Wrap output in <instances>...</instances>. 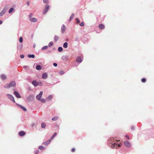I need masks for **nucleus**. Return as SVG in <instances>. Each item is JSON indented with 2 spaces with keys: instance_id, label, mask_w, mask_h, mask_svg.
I'll use <instances>...</instances> for the list:
<instances>
[{
  "instance_id": "nucleus-16",
  "label": "nucleus",
  "mask_w": 154,
  "mask_h": 154,
  "mask_svg": "<svg viewBox=\"0 0 154 154\" xmlns=\"http://www.w3.org/2000/svg\"><path fill=\"white\" fill-rule=\"evenodd\" d=\"M30 21L32 22H35L37 21V20L35 18H33L30 19Z\"/></svg>"
},
{
  "instance_id": "nucleus-20",
  "label": "nucleus",
  "mask_w": 154,
  "mask_h": 154,
  "mask_svg": "<svg viewBox=\"0 0 154 154\" xmlns=\"http://www.w3.org/2000/svg\"><path fill=\"white\" fill-rule=\"evenodd\" d=\"M59 118V117L58 116L54 117L52 118V120L53 121H55L57 120Z\"/></svg>"
},
{
  "instance_id": "nucleus-47",
  "label": "nucleus",
  "mask_w": 154,
  "mask_h": 154,
  "mask_svg": "<svg viewBox=\"0 0 154 154\" xmlns=\"http://www.w3.org/2000/svg\"><path fill=\"white\" fill-rule=\"evenodd\" d=\"M128 139H129V136L128 135H126L125 136Z\"/></svg>"
},
{
  "instance_id": "nucleus-37",
  "label": "nucleus",
  "mask_w": 154,
  "mask_h": 154,
  "mask_svg": "<svg viewBox=\"0 0 154 154\" xmlns=\"http://www.w3.org/2000/svg\"><path fill=\"white\" fill-rule=\"evenodd\" d=\"M39 152V150L38 149H37L34 151V153L35 154H38Z\"/></svg>"
},
{
  "instance_id": "nucleus-15",
  "label": "nucleus",
  "mask_w": 154,
  "mask_h": 154,
  "mask_svg": "<svg viewBox=\"0 0 154 154\" xmlns=\"http://www.w3.org/2000/svg\"><path fill=\"white\" fill-rule=\"evenodd\" d=\"M6 9H4L2 12L0 13V16H2L4 14H5V13L6 11Z\"/></svg>"
},
{
  "instance_id": "nucleus-40",
  "label": "nucleus",
  "mask_w": 154,
  "mask_h": 154,
  "mask_svg": "<svg viewBox=\"0 0 154 154\" xmlns=\"http://www.w3.org/2000/svg\"><path fill=\"white\" fill-rule=\"evenodd\" d=\"M33 16V14L32 13H31L29 15V18L30 19V18H31V17L32 16Z\"/></svg>"
},
{
  "instance_id": "nucleus-17",
  "label": "nucleus",
  "mask_w": 154,
  "mask_h": 154,
  "mask_svg": "<svg viewBox=\"0 0 154 154\" xmlns=\"http://www.w3.org/2000/svg\"><path fill=\"white\" fill-rule=\"evenodd\" d=\"M99 27L101 29H103L105 28V26L103 24H100L99 25Z\"/></svg>"
},
{
  "instance_id": "nucleus-49",
  "label": "nucleus",
  "mask_w": 154,
  "mask_h": 154,
  "mask_svg": "<svg viewBox=\"0 0 154 154\" xmlns=\"http://www.w3.org/2000/svg\"><path fill=\"white\" fill-rule=\"evenodd\" d=\"M36 69L38 70H41V69L42 68H36Z\"/></svg>"
},
{
  "instance_id": "nucleus-12",
  "label": "nucleus",
  "mask_w": 154,
  "mask_h": 154,
  "mask_svg": "<svg viewBox=\"0 0 154 154\" xmlns=\"http://www.w3.org/2000/svg\"><path fill=\"white\" fill-rule=\"evenodd\" d=\"M66 29L65 26L64 25H63L61 27V31L63 33Z\"/></svg>"
},
{
  "instance_id": "nucleus-1",
  "label": "nucleus",
  "mask_w": 154,
  "mask_h": 154,
  "mask_svg": "<svg viewBox=\"0 0 154 154\" xmlns=\"http://www.w3.org/2000/svg\"><path fill=\"white\" fill-rule=\"evenodd\" d=\"M114 139L113 138H111L109 140V142L111 144V147L112 148H117L118 147H120L121 146L120 144H117V143H113Z\"/></svg>"
},
{
  "instance_id": "nucleus-34",
  "label": "nucleus",
  "mask_w": 154,
  "mask_h": 154,
  "mask_svg": "<svg viewBox=\"0 0 154 154\" xmlns=\"http://www.w3.org/2000/svg\"><path fill=\"white\" fill-rule=\"evenodd\" d=\"M13 8H11L9 11V13H11L13 11Z\"/></svg>"
},
{
  "instance_id": "nucleus-32",
  "label": "nucleus",
  "mask_w": 154,
  "mask_h": 154,
  "mask_svg": "<svg viewBox=\"0 0 154 154\" xmlns=\"http://www.w3.org/2000/svg\"><path fill=\"white\" fill-rule=\"evenodd\" d=\"M53 44V42H51L48 44V46L50 47Z\"/></svg>"
},
{
  "instance_id": "nucleus-36",
  "label": "nucleus",
  "mask_w": 154,
  "mask_h": 154,
  "mask_svg": "<svg viewBox=\"0 0 154 154\" xmlns=\"http://www.w3.org/2000/svg\"><path fill=\"white\" fill-rule=\"evenodd\" d=\"M38 83L39 84L38 85H40V86H42V82L41 81H39L38 82Z\"/></svg>"
},
{
  "instance_id": "nucleus-4",
  "label": "nucleus",
  "mask_w": 154,
  "mask_h": 154,
  "mask_svg": "<svg viewBox=\"0 0 154 154\" xmlns=\"http://www.w3.org/2000/svg\"><path fill=\"white\" fill-rule=\"evenodd\" d=\"M43 93L42 91H41L40 93L36 96V98L38 100H40L43 94Z\"/></svg>"
},
{
  "instance_id": "nucleus-50",
  "label": "nucleus",
  "mask_w": 154,
  "mask_h": 154,
  "mask_svg": "<svg viewBox=\"0 0 154 154\" xmlns=\"http://www.w3.org/2000/svg\"><path fill=\"white\" fill-rule=\"evenodd\" d=\"M27 5H29V2H27Z\"/></svg>"
},
{
  "instance_id": "nucleus-48",
  "label": "nucleus",
  "mask_w": 154,
  "mask_h": 154,
  "mask_svg": "<svg viewBox=\"0 0 154 154\" xmlns=\"http://www.w3.org/2000/svg\"><path fill=\"white\" fill-rule=\"evenodd\" d=\"M35 67H41V66L39 65H37Z\"/></svg>"
},
{
  "instance_id": "nucleus-31",
  "label": "nucleus",
  "mask_w": 154,
  "mask_h": 154,
  "mask_svg": "<svg viewBox=\"0 0 154 154\" xmlns=\"http://www.w3.org/2000/svg\"><path fill=\"white\" fill-rule=\"evenodd\" d=\"M38 148H39V149L40 150H42V149H45V148L43 146H40Z\"/></svg>"
},
{
  "instance_id": "nucleus-26",
  "label": "nucleus",
  "mask_w": 154,
  "mask_h": 154,
  "mask_svg": "<svg viewBox=\"0 0 154 154\" xmlns=\"http://www.w3.org/2000/svg\"><path fill=\"white\" fill-rule=\"evenodd\" d=\"M40 100V101L43 103H45L46 101V100L44 99H41Z\"/></svg>"
},
{
  "instance_id": "nucleus-38",
  "label": "nucleus",
  "mask_w": 154,
  "mask_h": 154,
  "mask_svg": "<svg viewBox=\"0 0 154 154\" xmlns=\"http://www.w3.org/2000/svg\"><path fill=\"white\" fill-rule=\"evenodd\" d=\"M65 73V72L63 71H60V73L61 75H63Z\"/></svg>"
},
{
  "instance_id": "nucleus-6",
  "label": "nucleus",
  "mask_w": 154,
  "mask_h": 154,
  "mask_svg": "<svg viewBox=\"0 0 154 154\" xmlns=\"http://www.w3.org/2000/svg\"><path fill=\"white\" fill-rule=\"evenodd\" d=\"M50 8V6L49 5H47L46 6V7L45 8L44 10L43 14H46L49 10Z\"/></svg>"
},
{
  "instance_id": "nucleus-27",
  "label": "nucleus",
  "mask_w": 154,
  "mask_h": 154,
  "mask_svg": "<svg viewBox=\"0 0 154 154\" xmlns=\"http://www.w3.org/2000/svg\"><path fill=\"white\" fill-rule=\"evenodd\" d=\"M58 38H59L57 36L55 35L54 36V39L55 41H57L58 40Z\"/></svg>"
},
{
  "instance_id": "nucleus-33",
  "label": "nucleus",
  "mask_w": 154,
  "mask_h": 154,
  "mask_svg": "<svg viewBox=\"0 0 154 154\" xmlns=\"http://www.w3.org/2000/svg\"><path fill=\"white\" fill-rule=\"evenodd\" d=\"M146 79L145 78H143L141 79V81L143 82H145L146 81Z\"/></svg>"
},
{
  "instance_id": "nucleus-18",
  "label": "nucleus",
  "mask_w": 154,
  "mask_h": 154,
  "mask_svg": "<svg viewBox=\"0 0 154 154\" xmlns=\"http://www.w3.org/2000/svg\"><path fill=\"white\" fill-rule=\"evenodd\" d=\"M17 105L19 106L20 108H21V109H22L24 111H27L26 109V108H24V107H23V106H22L20 105H19V104H18Z\"/></svg>"
},
{
  "instance_id": "nucleus-45",
  "label": "nucleus",
  "mask_w": 154,
  "mask_h": 154,
  "mask_svg": "<svg viewBox=\"0 0 154 154\" xmlns=\"http://www.w3.org/2000/svg\"><path fill=\"white\" fill-rule=\"evenodd\" d=\"M75 149L74 148H73L71 150V151L72 152H75Z\"/></svg>"
},
{
  "instance_id": "nucleus-29",
  "label": "nucleus",
  "mask_w": 154,
  "mask_h": 154,
  "mask_svg": "<svg viewBox=\"0 0 154 154\" xmlns=\"http://www.w3.org/2000/svg\"><path fill=\"white\" fill-rule=\"evenodd\" d=\"M74 14H72V15L71 16H70V17L69 20H72L73 19V18L74 17Z\"/></svg>"
},
{
  "instance_id": "nucleus-35",
  "label": "nucleus",
  "mask_w": 154,
  "mask_h": 154,
  "mask_svg": "<svg viewBox=\"0 0 154 154\" xmlns=\"http://www.w3.org/2000/svg\"><path fill=\"white\" fill-rule=\"evenodd\" d=\"M23 38L22 37H20V38H19V42H20L22 43L23 42Z\"/></svg>"
},
{
  "instance_id": "nucleus-24",
  "label": "nucleus",
  "mask_w": 154,
  "mask_h": 154,
  "mask_svg": "<svg viewBox=\"0 0 154 154\" xmlns=\"http://www.w3.org/2000/svg\"><path fill=\"white\" fill-rule=\"evenodd\" d=\"M28 57L29 58H34L35 57V55L33 54H29L28 55Z\"/></svg>"
},
{
  "instance_id": "nucleus-42",
  "label": "nucleus",
  "mask_w": 154,
  "mask_h": 154,
  "mask_svg": "<svg viewBox=\"0 0 154 154\" xmlns=\"http://www.w3.org/2000/svg\"><path fill=\"white\" fill-rule=\"evenodd\" d=\"M43 2L45 3H47L48 2V0H43Z\"/></svg>"
},
{
  "instance_id": "nucleus-7",
  "label": "nucleus",
  "mask_w": 154,
  "mask_h": 154,
  "mask_svg": "<svg viewBox=\"0 0 154 154\" xmlns=\"http://www.w3.org/2000/svg\"><path fill=\"white\" fill-rule=\"evenodd\" d=\"M124 143L125 146L127 147H130L131 146L130 143L128 141H125Z\"/></svg>"
},
{
  "instance_id": "nucleus-52",
  "label": "nucleus",
  "mask_w": 154,
  "mask_h": 154,
  "mask_svg": "<svg viewBox=\"0 0 154 154\" xmlns=\"http://www.w3.org/2000/svg\"><path fill=\"white\" fill-rule=\"evenodd\" d=\"M35 45H33V47H34V48H35Z\"/></svg>"
},
{
  "instance_id": "nucleus-25",
  "label": "nucleus",
  "mask_w": 154,
  "mask_h": 154,
  "mask_svg": "<svg viewBox=\"0 0 154 154\" xmlns=\"http://www.w3.org/2000/svg\"><path fill=\"white\" fill-rule=\"evenodd\" d=\"M57 135V133L56 132L54 133V135L53 136L51 137V139L52 140L53 139V138L55 137Z\"/></svg>"
},
{
  "instance_id": "nucleus-41",
  "label": "nucleus",
  "mask_w": 154,
  "mask_h": 154,
  "mask_svg": "<svg viewBox=\"0 0 154 154\" xmlns=\"http://www.w3.org/2000/svg\"><path fill=\"white\" fill-rule=\"evenodd\" d=\"M76 21H77V22L78 23H79V22H80V21L78 19V18H76Z\"/></svg>"
},
{
  "instance_id": "nucleus-28",
  "label": "nucleus",
  "mask_w": 154,
  "mask_h": 154,
  "mask_svg": "<svg viewBox=\"0 0 154 154\" xmlns=\"http://www.w3.org/2000/svg\"><path fill=\"white\" fill-rule=\"evenodd\" d=\"M48 46L47 45L44 46L42 48V49L44 50L47 49L48 48Z\"/></svg>"
},
{
  "instance_id": "nucleus-9",
  "label": "nucleus",
  "mask_w": 154,
  "mask_h": 154,
  "mask_svg": "<svg viewBox=\"0 0 154 154\" xmlns=\"http://www.w3.org/2000/svg\"><path fill=\"white\" fill-rule=\"evenodd\" d=\"M14 95L17 98H20L21 97L20 96L19 94L18 93L17 91L14 92Z\"/></svg>"
},
{
  "instance_id": "nucleus-22",
  "label": "nucleus",
  "mask_w": 154,
  "mask_h": 154,
  "mask_svg": "<svg viewBox=\"0 0 154 154\" xmlns=\"http://www.w3.org/2000/svg\"><path fill=\"white\" fill-rule=\"evenodd\" d=\"M52 98V96L51 95H50L48 96V97L46 98V99L48 100H51Z\"/></svg>"
},
{
  "instance_id": "nucleus-14",
  "label": "nucleus",
  "mask_w": 154,
  "mask_h": 154,
  "mask_svg": "<svg viewBox=\"0 0 154 154\" xmlns=\"http://www.w3.org/2000/svg\"><path fill=\"white\" fill-rule=\"evenodd\" d=\"M1 78L2 80H4L6 79L7 76L5 75L2 74L1 75Z\"/></svg>"
},
{
  "instance_id": "nucleus-30",
  "label": "nucleus",
  "mask_w": 154,
  "mask_h": 154,
  "mask_svg": "<svg viewBox=\"0 0 154 154\" xmlns=\"http://www.w3.org/2000/svg\"><path fill=\"white\" fill-rule=\"evenodd\" d=\"M63 50V49L61 47H59L58 48V51L59 52L62 51Z\"/></svg>"
},
{
  "instance_id": "nucleus-23",
  "label": "nucleus",
  "mask_w": 154,
  "mask_h": 154,
  "mask_svg": "<svg viewBox=\"0 0 154 154\" xmlns=\"http://www.w3.org/2000/svg\"><path fill=\"white\" fill-rule=\"evenodd\" d=\"M68 43L66 42H65L63 44V47L65 48H67Z\"/></svg>"
},
{
  "instance_id": "nucleus-11",
  "label": "nucleus",
  "mask_w": 154,
  "mask_h": 154,
  "mask_svg": "<svg viewBox=\"0 0 154 154\" xmlns=\"http://www.w3.org/2000/svg\"><path fill=\"white\" fill-rule=\"evenodd\" d=\"M25 134V133L24 131H21L19 133V135L20 136L22 137Z\"/></svg>"
},
{
  "instance_id": "nucleus-51",
  "label": "nucleus",
  "mask_w": 154,
  "mask_h": 154,
  "mask_svg": "<svg viewBox=\"0 0 154 154\" xmlns=\"http://www.w3.org/2000/svg\"><path fill=\"white\" fill-rule=\"evenodd\" d=\"M2 21L0 20V24H2Z\"/></svg>"
},
{
  "instance_id": "nucleus-13",
  "label": "nucleus",
  "mask_w": 154,
  "mask_h": 154,
  "mask_svg": "<svg viewBox=\"0 0 154 154\" xmlns=\"http://www.w3.org/2000/svg\"><path fill=\"white\" fill-rule=\"evenodd\" d=\"M51 140H48L47 141L43 143V144L45 146H48L50 143Z\"/></svg>"
},
{
  "instance_id": "nucleus-2",
  "label": "nucleus",
  "mask_w": 154,
  "mask_h": 154,
  "mask_svg": "<svg viewBox=\"0 0 154 154\" xmlns=\"http://www.w3.org/2000/svg\"><path fill=\"white\" fill-rule=\"evenodd\" d=\"M16 82L14 81H12L9 83L5 85L4 87L6 88H9L12 87H15L16 86Z\"/></svg>"
},
{
  "instance_id": "nucleus-44",
  "label": "nucleus",
  "mask_w": 154,
  "mask_h": 154,
  "mask_svg": "<svg viewBox=\"0 0 154 154\" xmlns=\"http://www.w3.org/2000/svg\"><path fill=\"white\" fill-rule=\"evenodd\" d=\"M131 130H134V126H132L131 127Z\"/></svg>"
},
{
  "instance_id": "nucleus-10",
  "label": "nucleus",
  "mask_w": 154,
  "mask_h": 154,
  "mask_svg": "<svg viewBox=\"0 0 154 154\" xmlns=\"http://www.w3.org/2000/svg\"><path fill=\"white\" fill-rule=\"evenodd\" d=\"M42 78L44 79H45L48 77V75L47 73H44L42 75Z\"/></svg>"
},
{
  "instance_id": "nucleus-19",
  "label": "nucleus",
  "mask_w": 154,
  "mask_h": 154,
  "mask_svg": "<svg viewBox=\"0 0 154 154\" xmlns=\"http://www.w3.org/2000/svg\"><path fill=\"white\" fill-rule=\"evenodd\" d=\"M46 125L45 122H42L41 123V128H45L46 127Z\"/></svg>"
},
{
  "instance_id": "nucleus-39",
  "label": "nucleus",
  "mask_w": 154,
  "mask_h": 154,
  "mask_svg": "<svg viewBox=\"0 0 154 154\" xmlns=\"http://www.w3.org/2000/svg\"><path fill=\"white\" fill-rule=\"evenodd\" d=\"M79 25L81 26H84V23L83 22H82V23H81L79 24Z\"/></svg>"
},
{
  "instance_id": "nucleus-5",
  "label": "nucleus",
  "mask_w": 154,
  "mask_h": 154,
  "mask_svg": "<svg viewBox=\"0 0 154 154\" xmlns=\"http://www.w3.org/2000/svg\"><path fill=\"white\" fill-rule=\"evenodd\" d=\"M83 57L81 56H78L76 59V61L78 63H81L82 61Z\"/></svg>"
},
{
  "instance_id": "nucleus-46",
  "label": "nucleus",
  "mask_w": 154,
  "mask_h": 154,
  "mask_svg": "<svg viewBox=\"0 0 154 154\" xmlns=\"http://www.w3.org/2000/svg\"><path fill=\"white\" fill-rule=\"evenodd\" d=\"M53 65H54V66H55V67H56L57 66V63H54L53 64Z\"/></svg>"
},
{
  "instance_id": "nucleus-43",
  "label": "nucleus",
  "mask_w": 154,
  "mask_h": 154,
  "mask_svg": "<svg viewBox=\"0 0 154 154\" xmlns=\"http://www.w3.org/2000/svg\"><path fill=\"white\" fill-rule=\"evenodd\" d=\"M20 57L21 58H23L24 57V55L23 54H21L20 55Z\"/></svg>"
},
{
  "instance_id": "nucleus-3",
  "label": "nucleus",
  "mask_w": 154,
  "mask_h": 154,
  "mask_svg": "<svg viewBox=\"0 0 154 154\" xmlns=\"http://www.w3.org/2000/svg\"><path fill=\"white\" fill-rule=\"evenodd\" d=\"M7 96L9 99H10L12 101L14 102H15L14 98L12 95L10 94H7Z\"/></svg>"
},
{
  "instance_id": "nucleus-53",
  "label": "nucleus",
  "mask_w": 154,
  "mask_h": 154,
  "mask_svg": "<svg viewBox=\"0 0 154 154\" xmlns=\"http://www.w3.org/2000/svg\"><path fill=\"white\" fill-rule=\"evenodd\" d=\"M35 64H36V65H37V64H36V63H35V64H34V66H35Z\"/></svg>"
},
{
  "instance_id": "nucleus-8",
  "label": "nucleus",
  "mask_w": 154,
  "mask_h": 154,
  "mask_svg": "<svg viewBox=\"0 0 154 154\" xmlns=\"http://www.w3.org/2000/svg\"><path fill=\"white\" fill-rule=\"evenodd\" d=\"M32 84L35 86H37L39 85L38 82H37L35 80L33 81L32 82Z\"/></svg>"
},
{
  "instance_id": "nucleus-21",
  "label": "nucleus",
  "mask_w": 154,
  "mask_h": 154,
  "mask_svg": "<svg viewBox=\"0 0 154 154\" xmlns=\"http://www.w3.org/2000/svg\"><path fill=\"white\" fill-rule=\"evenodd\" d=\"M33 99V96L32 95L29 96L27 98L28 100H32Z\"/></svg>"
}]
</instances>
